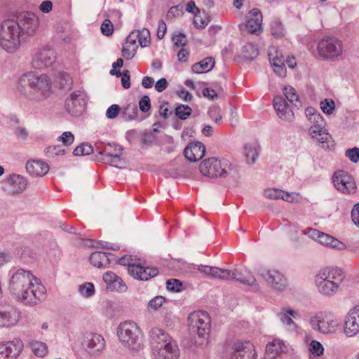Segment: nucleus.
Wrapping results in <instances>:
<instances>
[{"instance_id":"obj_58","label":"nucleus","mask_w":359,"mask_h":359,"mask_svg":"<svg viewBox=\"0 0 359 359\" xmlns=\"http://www.w3.org/2000/svg\"><path fill=\"white\" fill-rule=\"evenodd\" d=\"M182 286V283L177 279H170L166 282L167 290L171 292H180Z\"/></svg>"},{"instance_id":"obj_8","label":"nucleus","mask_w":359,"mask_h":359,"mask_svg":"<svg viewBox=\"0 0 359 359\" xmlns=\"http://www.w3.org/2000/svg\"><path fill=\"white\" fill-rule=\"evenodd\" d=\"M117 336L121 344L128 349L138 351L142 348L143 333L133 321L121 323L118 327Z\"/></svg>"},{"instance_id":"obj_3","label":"nucleus","mask_w":359,"mask_h":359,"mask_svg":"<svg viewBox=\"0 0 359 359\" xmlns=\"http://www.w3.org/2000/svg\"><path fill=\"white\" fill-rule=\"evenodd\" d=\"M17 88L22 95L29 100H42L49 94L51 81L45 74L29 72L19 79Z\"/></svg>"},{"instance_id":"obj_15","label":"nucleus","mask_w":359,"mask_h":359,"mask_svg":"<svg viewBox=\"0 0 359 359\" xmlns=\"http://www.w3.org/2000/svg\"><path fill=\"white\" fill-rule=\"evenodd\" d=\"M110 147L111 144L108 143L102 151H99V154L102 156L103 162L115 168H124L126 163L121 158L123 148L118 144H114V151H111L109 149Z\"/></svg>"},{"instance_id":"obj_43","label":"nucleus","mask_w":359,"mask_h":359,"mask_svg":"<svg viewBox=\"0 0 359 359\" xmlns=\"http://www.w3.org/2000/svg\"><path fill=\"white\" fill-rule=\"evenodd\" d=\"M30 347L35 355L43 357L48 352V348L45 343L41 341H33L30 344Z\"/></svg>"},{"instance_id":"obj_22","label":"nucleus","mask_w":359,"mask_h":359,"mask_svg":"<svg viewBox=\"0 0 359 359\" xmlns=\"http://www.w3.org/2000/svg\"><path fill=\"white\" fill-rule=\"evenodd\" d=\"M246 29L248 32L259 34L262 31V14L257 8H253L248 14Z\"/></svg>"},{"instance_id":"obj_64","label":"nucleus","mask_w":359,"mask_h":359,"mask_svg":"<svg viewBox=\"0 0 359 359\" xmlns=\"http://www.w3.org/2000/svg\"><path fill=\"white\" fill-rule=\"evenodd\" d=\"M351 218L354 224L359 228V203L353 206L351 210Z\"/></svg>"},{"instance_id":"obj_24","label":"nucleus","mask_w":359,"mask_h":359,"mask_svg":"<svg viewBox=\"0 0 359 359\" xmlns=\"http://www.w3.org/2000/svg\"><path fill=\"white\" fill-rule=\"evenodd\" d=\"M205 154V147L200 142H194L189 144L184 149V156L191 162H196L201 159Z\"/></svg>"},{"instance_id":"obj_61","label":"nucleus","mask_w":359,"mask_h":359,"mask_svg":"<svg viewBox=\"0 0 359 359\" xmlns=\"http://www.w3.org/2000/svg\"><path fill=\"white\" fill-rule=\"evenodd\" d=\"M346 156L348 157L353 163L359 161V148L353 147L346 151Z\"/></svg>"},{"instance_id":"obj_62","label":"nucleus","mask_w":359,"mask_h":359,"mask_svg":"<svg viewBox=\"0 0 359 359\" xmlns=\"http://www.w3.org/2000/svg\"><path fill=\"white\" fill-rule=\"evenodd\" d=\"M120 110L121 108L118 104H112L107 109L106 116L109 119H114L118 116Z\"/></svg>"},{"instance_id":"obj_53","label":"nucleus","mask_w":359,"mask_h":359,"mask_svg":"<svg viewBox=\"0 0 359 359\" xmlns=\"http://www.w3.org/2000/svg\"><path fill=\"white\" fill-rule=\"evenodd\" d=\"M174 46L177 47L184 46L187 43L186 35L182 32L174 34L172 36Z\"/></svg>"},{"instance_id":"obj_52","label":"nucleus","mask_w":359,"mask_h":359,"mask_svg":"<svg viewBox=\"0 0 359 359\" xmlns=\"http://www.w3.org/2000/svg\"><path fill=\"white\" fill-rule=\"evenodd\" d=\"M309 351L316 356H320L323 354L324 348L318 341L312 340L309 344Z\"/></svg>"},{"instance_id":"obj_46","label":"nucleus","mask_w":359,"mask_h":359,"mask_svg":"<svg viewBox=\"0 0 359 359\" xmlns=\"http://www.w3.org/2000/svg\"><path fill=\"white\" fill-rule=\"evenodd\" d=\"M93 152V149L90 144L82 143L74 149L73 154L74 156H87L91 154Z\"/></svg>"},{"instance_id":"obj_26","label":"nucleus","mask_w":359,"mask_h":359,"mask_svg":"<svg viewBox=\"0 0 359 359\" xmlns=\"http://www.w3.org/2000/svg\"><path fill=\"white\" fill-rule=\"evenodd\" d=\"M20 318V312L14 307L9 306L0 309V327L15 325Z\"/></svg>"},{"instance_id":"obj_12","label":"nucleus","mask_w":359,"mask_h":359,"mask_svg":"<svg viewBox=\"0 0 359 359\" xmlns=\"http://www.w3.org/2000/svg\"><path fill=\"white\" fill-rule=\"evenodd\" d=\"M87 104V95L83 90H76L71 93L65 100L67 111L74 117L80 116Z\"/></svg>"},{"instance_id":"obj_56","label":"nucleus","mask_w":359,"mask_h":359,"mask_svg":"<svg viewBox=\"0 0 359 359\" xmlns=\"http://www.w3.org/2000/svg\"><path fill=\"white\" fill-rule=\"evenodd\" d=\"M334 107L335 104L332 100L325 99L320 102V109L326 114H331Z\"/></svg>"},{"instance_id":"obj_38","label":"nucleus","mask_w":359,"mask_h":359,"mask_svg":"<svg viewBox=\"0 0 359 359\" xmlns=\"http://www.w3.org/2000/svg\"><path fill=\"white\" fill-rule=\"evenodd\" d=\"M284 26L278 18H274L271 22V33L275 38L279 39L285 35Z\"/></svg>"},{"instance_id":"obj_23","label":"nucleus","mask_w":359,"mask_h":359,"mask_svg":"<svg viewBox=\"0 0 359 359\" xmlns=\"http://www.w3.org/2000/svg\"><path fill=\"white\" fill-rule=\"evenodd\" d=\"M273 107L280 118L289 121L293 120L294 112L282 96H276L273 98Z\"/></svg>"},{"instance_id":"obj_30","label":"nucleus","mask_w":359,"mask_h":359,"mask_svg":"<svg viewBox=\"0 0 359 359\" xmlns=\"http://www.w3.org/2000/svg\"><path fill=\"white\" fill-rule=\"evenodd\" d=\"M286 346L283 341L276 339L267 344L265 359H278L277 356L285 351Z\"/></svg>"},{"instance_id":"obj_11","label":"nucleus","mask_w":359,"mask_h":359,"mask_svg":"<svg viewBox=\"0 0 359 359\" xmlns=\"http://www.w3.org/2000/svg\"><path fill=\"white\" fill-rule=\"evenodd\" d=\"M309 324L314 331L328 334L334 332L339 322L332 314L320 311L311 317Z\"/></svg>"},{"instance_id":"obj_51","label":"nucleus","mask_w":359,"mask_h":359,"mask_svg":"<svg viewBox=\"0 0 359 359\" xmlns=\"http://www.w3.org/2000/svg\"><path fill=\"white\" fill-rule=\"evenodd\" d=\"M165 299L162 296H156L148 302L147 309L149 311H156L162 306Z\"/></svg>"},{"instance_id":"obj_45","label":"nucleus","mask_w":359,"mask_h":359,"mask_svg":"<svg viewBox=\"0 0 359 359\" xmlns=\"http://www.w3.org/2000/svg\"><path fill=\"white\" fill-rule=\"evenodd\" d=\"M268 56L271 66L274 65V63L284 64V57L278 52L275 47L270 48Z\"/></svg>"},{"instance_id":"obj_4","label":"nucleus","mask_w":359,"mask_h":359,"mask_svg":"<svg viewBox=\"0 0 359 359\" xmlns=\"http://www.w3.org/2000/svg\"><path fill=\"white\" fill-rule=\"evenodd\" d=\"M188 322L194 344L198 346L207 344L211 327L209 314L204 311H194L189 316Z\"/></svg>"},{"instance_id":"obj_47","label":"nucleus","mask_w":359,"mask_h":359,"mask_svg":"<svg viewBox=\"0 0 359 359\" xmlns=\"http://www.w3.org/2000/svg\"><path fill=\"white\" fill-rule=\"evenodd\" d=\"M233 273L232 271L215 267L213 273V278H219L223 280H231Z\"/></svg>"},{"instance_id":"obj_21","label":"nucleus","mask_w":359,"mask_h":359,"mask_svg":"<svg viewBox=\"0 0 359 359\" xmlns=\"http://www.w3.org/2000/svg\"><path fill=\"white\" fill-rule=\"evenodd\" d=\"M149 334L153 351H157L160 347L165 346L167 342L175 341L168 334L158 327L151 328Z\"/></svg>"},{"instance_id":"obj_54","label":"nucleus","mask_w":359,"mask_h":359,"mask_svg":"<svg viewBox=\"0 0 359 359\" xmlns=\"http://www.w3.org/2000/svg\"><path fill=\"white\" fill-rule=\"evenodd\" d=\"M143 113H147L151 109V101L148 95H143L139 100L138 107Z\"/></svg>"},{"instance_id":"obj_28","label":"nucleus","mask_w":359,"mask_h":359,"mask_svg":"<svg viewBox=\"0 0 359 359\" xmlns=\"http://www.w3.org/2000/svg\"><path fill=\"white\" fill-rule=\"evenodd\" d=\"M90 262L97 268L106 267L114 260V256L111 253L95 251L90 254Z\"/></svg>"},{"instance_id":"obj_60","label":"nucleus","mask_w":359,"mask_h":359,"mask_svg":"<svg viewBox=\"0 0 359 359\" xmlns=\"http://www.w3.org/2000/svg\"><path fill=\"white\" fill-rule=\"evenodd\" d=\"M136 48H132L125 44L122 48L121 53L123 57L127 60H131L136 54Z\"/></svg>"},{"instance_id":"obj_10","label":"nucleus","mask_w":359,"mask_h":359,"mask_svg":"<svg viewBox=\"0 0 359 359\" xmlns=\"http://www.w3.org/2000/svg\"><path fill=\"white\" fill-rule=\"evenodd\" d=\"M130 256H123L116 261L118 264L123 266H128V273L134 278L147 281L158 274V270L156 267H144L140 264H131Z\"/></svg>"},{"instance_id":"obj_13","label":"nucleus","mask_w":359,"mask_h":359,"mask_svg":"<svg viewBox=\"0 0 359 359\" xmlns=\"http://www.w3.org/2000/svg\"><path fill=\"white\" fill-rule=\"evenodd\" d=\"M81 344L83 348L91 356L99 355L106 346L104 337L101 334L92 332L83 334Z\"/></svg>"},{"instance_id":"obj_31","label":"nucleus","mask_w":359,"mask_h":359,"mask_svg":"<svg viewBox=\"0 0 359 359\" xmlns=\"http://www.w3.org/2000/svg\"><path fill=\"white\" fill-rule=\"evenodd\" d=\"M27 172L32 176H43L49 170V165L41 161H28L26 165Z\"/></svg>"},{"instance_id":"obj_42","label":"nucleus","mask_w":359,"mask_h":359,"mask_svg":"<svg viewBox=\"0 0 359 359\" xmlns=\"http://www.w3.org/2000/svg\"><path fill=\"white\" fill-rule=\"evenodd\" d=\"M44 154L48 158H53L55 156L65 155V149L60 145L49 146L45 148Z\"/></svg>"},{"instance_id":"obj_6","label":"nucleus","mask_w":359,"mask_h":359,"mask_svg":"<svg viewBox=\"0 0 359 359\" xmlns=\"http://www.w3.org/2000/svg\"><path fill=\"white\" fill-rule=\"evenodd\" d=\"M344 278V275L340 269L327 267L316 274L315 283L319 293L325 297H332L337 293Z\"/></svg>"},{"instance_id":"obj_50","label":"nucleus","mask_w":359,"mask_h":359,"mask_svg":"<svg viewBox=\"0 0 359 359\" xmlns=\"http://www.w3.org/2000/svg\"><path fill=\"white\" fill-rule=\"evenodd\" d=\"M107 289L111 291H116L118 292H123L127 290V286L123 283L122 279L117 276L114 282L111 284V286H107Z\"/></svg>"},{"instance_id":"obj_20","label":"nucleus","mask_w":359,"mask_h":359,"mask_svg":"<svg viewBox=\"0 0 359 359\" xmlns=\"http://www.w3.org/2000/svg\"><path fill=\"white\" fill-rule=\"evenodd\" d=\"M359 332V306L351 310L344 323V333L347 337H353Z\"/></svg>"},{"instance_id":"obj_9","label":"nucleus","mask_w":359,"mask_h":359,"mask_svg":"<svg viewBox=\"0 0 359 359\" xmlns=\"http://www.w3.org/2000/svg\"><path fill=\"white\" fill-rule=\"evenodd\" d=\"M317 51L323 60H332L342 55V42L334 36H326L318 44Z\"/></svg>"},{"instance_id":"obj_39","label":"nucleus","mask_w":359,"mask_h":359,"mask_svg":"<svg viewBox=\"0 0 359 359\" xmlns=\"http://www.w3.org/2000/svg\"><path fill=\"white\" fill-rule=\"evenodd\" d=\"M194 15V18L193 20V24L196 27L204 28L210 21V17L205 11L201 13V11H199V13L197 12Z\"/></svg>"},{"instance_id":"obj_14","label":"nucleus","mask_w":359,"mask_h":359,"mask_svg":"<svg viewBox=\"0 0 359 359\" xmlns=\"http://www.w3.org/2000/svg\"><path fill=\"white\" fill-rule=\"evenodd\" d=\"M332 180L334 187L343 194H352L355 191L356 186L353 178L344 170L336 171Z\"/></svg>"},{"instance_id":"obj_49","label":"nucleus","mask_w":359,"mask_h":359,"mask_svg":"<svg viewBox=\"0 0 359 359\" xmlns=\"http://www.w3.org/2000/svg\"><path fill=\"white\" fill-rule=\"evenodd\" d=\"M281 323L286 325L290 330H296L297 329V325L294 323V321L290 318L289 316H287V313H284V312L279 313L278 314Z\"/></svg>"},{"instance_id":"obj_5","label":"nucleus","mask_w":359,"mask_h":359,"mask_svg":"<svg viewBox=\"0 0 359 359\" xmlns=\"http://www.w3.org/2000/svg\"><path fill=\"white\" fill-rule=\"evenodd\" d=\"M305 114L312 124L309 130L311 138L320 144L323 149H333L335 146L334 140L325 128L324 119L319 111L313 107H307Z\"/></svg>"},{"instance_id":"obj_19","label":"nucleus","mask_w":359,"mask_h":359,"mask_svg":"<svg viewBox=\"0 0 359 359\" xmlns=\"http://www.w3.org/2000/svg\"><path fill=\"white\" fill-rule=\"evenodd\" d=\"M22 348L23 343L20 339L0 343V359H16Z\"/></svg>"},{"instance_id":"obj_41","label":"nucleus","mask_w":359,"mask_h":359,"mask_svg":"<svg viewBox=\"0 0 359 359\" xmlns=\"http://www.w3.org/2000/svg\"><path fill=\"white\" fill-rule=\"evenodd\" d=\"M243 53L246 59L252 60L259 55V49L257 45L249 43L243 47Z\"/></svg>"},{"instance_id":"obj_37","label":"nucleus","mask_w":359,"mask_h":359,"mask_svg":"<svg viewBox=\"0 0 359 359\" xmlns=\"http://www.w3.org/2000/svg\"><path fill=\"white\" fill-rule=\"evenodd\" d=\"M122 116L126 121L135 120L138 117V108L136 104H128L122 111Z\"/></svg>"},{"instance_id":"obj_34","label":"nucleus","mask_w":359,"mask_h":359,"mask_svg":"<svg viewBox=\"0 0 359 359\" xmlns=\"http://www.w3.org/2000/svg\"><path fill=\"white\" fill-rule=\"evenodd\" d=\"M318 242L323 245L337 250H342L345 248L343 243L323 232L321 233Z\"/></svg>"},{"instance_id":"obj_7","label":"nucleus","mask_w":359,"mask_h":359,"mask_svg":"<svg viewBox=\"0 0 359 359\" xmlns=\"http://www.w3.org/2000/svg\"><path fill=\"white\" fill-rule=\"evenodd\" d=\"M199 170L201 174L209 177H231L236 180L238 175V168L232 166L227 161H220L216 158H210L203 161L200 165Z\"/></svg>"},{"instance_id":"obj_33","label":"nucleus","mask_w":359,"mask_h":359,"mask_svg":"<svg viewBox=\"0 0 359 359\" xmlns=\"http://www.w3.org/2000/svg\"><path fill=\"white\" fill-rule=\"evenodd\" d=\"M215 66V60L212 57H208L201 61L195 63L191 67V70L196 74H203L210 72Z\"/></svg>"},{"instance_id":"obj_27","label":"nucleus","mask_w":359,"mask_h":359,"mask_svg":"<svg viewBox=\"0 0 359 359\" xmlns=\"http://www.w3.org/2000/svg\"><path fill=\"white\" fill-rule=\"evenodd\" d=\"M233 276L231 280H235L243 285L257 287V283L255 278L252 273L247 269H236L232 271Z\"/></svg>"},{"instance_id":"obj_59","label":"nucleus","mask_w":359,"mask_h":359,"mask_svg":"<svg viewBox=\"0 0 359 359\" xmlns=\"http://www.w3.org/2000/svg\"><path fill=\"white\" fill-rule=\"evenodd\" d=\"M101 32L105 36H110L114 32V25L109 19H105L101 25Z\"/></svg>"},{"instance_id":"obj_40","label":"nucleus","mask_w":359,"mask_h":359,"mask_svg":"<svg viewBox=\"0 0 359 359\" xmlns=\"http://www.w3.org/2000/svg\"><path fill=\"white\" fill-rule=\"evenodd\" d=\"M136 34L138 38V43L142 48H145L149 46L151 43V37L149 30L147 28H143L141 30H135Z\"/></svg>"},{"instance_id":"obj_36","label":"nucleus","mask_w":359,"mask_h":359,"mask_svg":"<svg viewBox=\"0 0 359 359\" xmlns=\"http://www.w3.org/2000/svg\"><path fill=\"white\" fill-rule=\"evenodd\" d=\"M264 195L269 199H279L281 198L285 201L292 202L290 195L288 192H285L282 190L277 189H268L265 190Z\"/></svg>"},{"instance_id":"obj_16","label":"nucleus","mask_w":359,"mask_h":359,"mask_svg":"<svg viewBox=\"0 0 359 359\" xmlns=\"http://www.w3.org/2000/svg\"><path fill=\"white\" fill-rule=\"evenodd\" d=\"M259 274L276 290L283 291L287 286L285 276L277 270L262 269L259 270Z\"/></svg>"},{"instance_id":"obj_55","label":"nucleus","mask_w":359,"mask_h":359,"mask_svg":"<svg viewBox=\"0 0 359 359\" xmlns=\"http://www.w3.org/2000/svg\"><path fill=\"white\" fill-rule=\"evenodd\" d=\"M57 140L58 142H62L64 146L67 147L74 142V136L71 132L66 131L64 132L60 136H59L57 138Z\"/></svg>"},{"instance_id":"obj_44","label":"nucleus","mask_w":359,"mask_h":359,"mask_svg":"<svg viewBox=\"0 0 359 359\" xmlns=\"http://www.w3.org/2000/svg\"><path fill=\"white\" fill-rule=\"evenodd\" d=\"M191 108L185 104H178L175 109L176 116L181 120H186L191 114Z\"/></svg>"},{"instance_id":"obj_2","label":"nucleus","mask_w":359,"mask_h":359,"mask_svg":"<svg viewBox=\"0 0 359 359\" xmlns=\"http://www.w3.org/2000/svg\"><path fill=\"white\" fill-rule=\"evenodd\" d=\"M8 277V290L17 301L33 306L45 299L44 287L36 283L37 278L31 271L13 267Z\"/></svg>"},{"instance_id":"obj_29","label":"nucleus","mask_w":359,"mask_h":359,"mask_svg":"<svg viewBox=\"0 0 359 359\" xmlns=\"http://www.w3.org/2000/svg\"><path fill=\"white\" fill-rule=\"evenodd\" d=\"M6 183L9 187V192L15 194L21 193L27 187L26 179L20 175L13 174L6 180Z\"/></svg>"},{"instance_id":"obj_63","label":"nucleus","mask_w":359,"mask_h":359,"mask_svg":"<svg viewBox=\"0 0 359 359\" xmlns=\"http://www.w3.org/2000/svg\"><path fill=\"white\" fill-rule=\"evenodd\" d=\"M135 30L132 31L130 34L126 39V44L132 48H136L138 46L136 45L137 41H138L137 35L136 34Z\"/></svg>"},{"instance_id":"obj_57","label":"nucleus","mask_w":359,"mask_h":359,"mask_svg":"<svg viewBox=\"0 0 359 359\" xmlns=\"http://www.w3.org/2000/svg\"><path fill=\"white\" fill-rule=\"evenodd\" d=\"M208 114L216 123L220 124L222 122V115L219 107L210 108L208 111Z\"/></svg>"},{"instance_id":"obj_35","label":"nucleus","mask_w":359,"mask_h":359,"mask_svg":"<svg viewBox=\"0 0 359 359\" xmlns=\"http://www.w3.org/2000/svg\"><path fill=\"white\" fill-rule=\"evenodd\" d=\"M283 93L286 99L295 107L299 109L302 107L299 95L297 94V92L293 87L285 86L283 88Z\"/></svg>"},{"instance_id":"obj_1","label":"nucleus","mask_w":359,"mask_h":359,"mask_svg":"<svg viewBox=\"0 0 359 359\" xmlns=\"http://www.w3.org/2000/svg\"><path fill=\"white\" fill-rule=\"evenodd\" d=\"M39 27V18L33 12H13L0 25V46L7 53H14L22 41L34 36Z\"/></svg>"},{"instance_id":"obj_25","label":"nucleus","mask_w":359,"mask_h":359,"mask_svg":"<svg viewBox=\"0 0 359 359\" xmlns=\"http://www.w3.org/2000/svg\"><path fill=\"white\" fill-rule=\"evenodd\" d=\"M155 359H178L180 350L175 341L167 342L165 346L154 351Z\"/></svg>"},{"instance_id":"obj_32","label":"nucleus","mask_w":359,"mask_h":359,"mask_svg":"<svg viewBox=\"0 0 359 359\" xmlns=\"http://www.w3.org/2000/svg\"><path fill=\"white\" fill-rule=\"evenodd\" d=\"M243 155L245 157L248 164H254L259 156V146L256 143H248L245 144Z\"/></svg>"},{"instance_id":"obj_48","label":"nucleus","mask_w":359,"mask_h":359,"mask_svg":"<svg viewBox=\"0 0 359 359\" xmlns=\"http://www.w3.org/2000/svg\"><path fill=\"white\" fill-rule=\"evenodd\" d=\"M79 292L84 297H90L95 294L94 285L92 283H86L79 285Z\"/></svg>"},{"instance_id":"obj_17","label":"nucleus","mask_w":359,"mask_h":359,"mask_svg":"<svg viewBox=\"0 0 359 359\" xmlns=\"http://www.w3.org/2000/svg\"><path fill=\"white\" fill-rule=\"evenodd\" d=\"M56 56L53 49L43 47L38 50L32 58V67L42 69L52 66L55 62Z\"/></svg>"},{"instance_id":"obj_18","label":"nucleus","mask_w":359,"mask_h":359,"mask_svg":"<svg viewBox=\"0 0 359 359\" xmlns=\"http://www.w3.org/2000/svg\"><path fill=\"white\" fill-rule=\"evenodd\" d=\"M231 359H257L254 345L249 341H236L232 347Z\"/></svg>"}]
</instances>
